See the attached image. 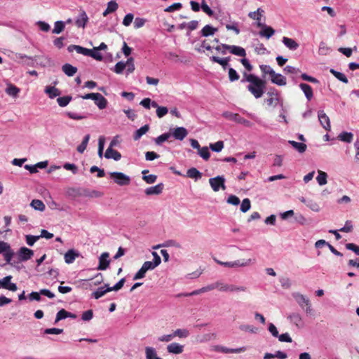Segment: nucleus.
Segmentation results:
<instances>
[{
  "instance_id": "obj_1",
  "label": "nucleus",
  "mask_w": 359,
  "mask_h": 359,
  "mask_svg": "<svg viewBox=\"0 0 359 359\" xmlns=\"http://www.w3.org/2000/svg\"><path fill=\"white\" fill-rule=\"evenodd\" d=\"M249 83L247 88L254 95L255 98L261 97L265 90L266 82L252 74L244 73L242 82Z\"/></svg>"
},
{
  "instance_id": "obj_2",
  "label": "nucleus",
  "mask_w": 359,
  "mask_h": 359,
  "mask_svg": "<svg viewBox=\"0 0 359 359\" xmlns=\"http://www.w3.org/2000/svg\"><path fill=\"white\" fill-rule=\"evenodd\" d=\"M214 283L215 289L222 292H245L246 290V287L244 286L228 284L221 280H217Z\"/></svg>"
},
{
  "instance_id": "obj_3",
  "label": "nucleus",
  "mask_w": 359,
  "mask_h": 359,
  "mask_svg": "<svg viewBox=\"0 0 359 359\" xmlns=\"http://www.w3.org/2000/svg\"><path fill=\"white\" fill-rule=\"evenodd\" d=\"M109 175L113 182L120 187L128 186L131 182L130 177L121 172H110Z\"/></svg>"
},
{
  "instance_id": "obj_4",
  "label": "nucleus",
  "mask_w": 359,
  "mask_h": 359,
  "mask_svg": "<svg viewBox=\"0 0 359 359\" xmlns=\"http://www.w3.org/2000/svg\"><path fill=\"white\" fill-rule=\"evenodd\" d=\"M292 296L302 309H304V307H306L305 311L306 313L309 314L311 312V304L308 297L297 292H293Z\"/></svg>"
},
{
  "instance_id": "obj_5",
  "label": "nucleus",
  "mask_w": 359,
  "mask_h": 359,
  "mask_svg": "<svg viewBox=\"0 0 359 359\" xmlns=\"http://www.w3.org/2000/svg\"><path fill=\"white\" fill-rule=\"evenodd\" d=\"M0 254H2L7 264H12L11 260L15 252L11 245L4 241H0Z\"/></svg>"
},
{
  "instance_id": "obj_6",
  "label": "nucleus",
  "mask_w": 359,
  "mask_h": 359,
  "mask_svg": "<svg viewBox=\"0 0 359 359\" xmlns=\"http://www.w3.org/2000/svg\"><path fill=\"white\" fill-rule=\"evenodd\" d=\"M224 182L225 178L220 175L209 179L210 185L214 191H218L220 189L225 190Z\"/></svg>"
},
{
  "instance_id": "obj_7",
  "label": "nucleus",
  "mask_w": 359,
  "mask_h": 359,
  "mask_svg": "<svg viewBox=\"0 0 359 359\" xmlns=\"http://www.w3.org/2000/svg\"><path fill=\"white\" fill-rule=\"evenodd\" d=\"M152 256L154 257L153 262L147 261L144 262L142 264L143 267L148 271L150 270H154L156 267H157L161 262V259L160 256L156 252H152Z\"/></svg>"
},
{
  "instance_id": "obj_8",
  "label": "nucleus",
  "mask_w": 359,
  "mask_h": 359,
  "mask_svg": "<svg viewBox=\"0 0 359 359\" xmlns=\"http://www.w3.org/2000/svg\"><path fill=\"white\" fill-rule=\"evenodd\" d=\"M11 276H7L0 280V288L8 290L12 292H15L18 290V287L15 283H11Z\"/></svg>"
},
{
  "instance_id": "obj_9",
  "label": "nucleus",
  "mask_w": 359,
  "mask_h": 359,
  "mask_svg": "<svg viewBox=\"0 0 359 359\" xmlns=\"http://www.w3.org/2000/svg\"><path fill=\"white\" fill-rule=\"evenodd\" d=\"M222 47L224 49L228 50L231 53H232L235 55L241 56V57H245V55H246L245 50L241 46H234V45L222 44Z\"/></svg>"
},
{
  "instance_id": "obj_10",
  "label": "nucleus",
  "mask_w": 359,
  "mask_h": 359,
  "mask_svg": "<svg viewBox=\"0 0 359 359\" xmlns=\"http://www.w3.org/2000/svg\"><path fill=\"white\" fill-rule=\"evenodd\" d=\"M257 25L262 28L259 33L260 36L266 37L269 39L275 34V30L271 27L267 26L262 22L257 23Z\"/></svg>"
},
{
  "instance_id": "obj_11",
  "label": "nucleus",
  "mask_w": 359,
  "mask_h": 359,
  "mask_svg": "<svg viewBox=\"0 0 359 359\" xmlns=\"http://www.w3.org/2000/svg\"><path fill=\"white\" fill-rule=\"evenodd\" d=\"M18 255L20 262H25L32 258L34 251L26 247H22L20 248Z\"/></svg>"
},
{
  "instance_id": "obj_12",
  "label": "nucleus",
  "mask_w": 359,
  "mask_h": 359,
  "mask_svg": "<svg viewBox=\"0 0 359 359\" xmlns=\"http://www.w3.org/2000/svg\"><path fill=\"white\" fill-rule=\"evenodd\" d=\"M109 252H103L99 257V264L97 266V270L104 271L106 270L109 264L110 260L109 259Z\"/></svg>"
},
{
  "instance_id": "obj_13",
  "label": "nucleus",
  "mask_w": 359,
  "mask_h": 359,
  "mask_svg": "<svg viewBox=\"0 0 359 359\" xmlns=\"http://www.w3.org/2000/svg\"><path fill=\"white\" fill-rule=\"evenodd\" d=\"M188 135L187 130L184 127H177L172 130L171 135L175 140H183Z\"/></svg>"
},
{
  "instance_id": "obj_14",
  "label": "nucleus",
  "mask_w": 359,
  "mask_h": 359,
  "mask_svg": "<svg viewBox=\"0 0 359 359\" xmlns=\"http://www.w3.org/2000/svg\"><path fill=\"white\" fill-rule=\"evenodd\" d=\"M287 319L298 328H302L304 325L302 317L299 313H291Z\"/></svg>"
},
{
  "instance_id": "obj_15",
  "label": "nucleus",
  "mask_w": 359,
  "mask_h": 359,
  "mask_svg": "<svg viewBox=\"0 0 359 359\" xmlns=\"http://www.w3.org/2000/svg\"><path fill=\"white\" fill-rule=\"evenodd\" d=\"M318 119L323 128L330 131L331 130L330 121L327 115L323 111H318Z\"/></svg>"
},
{
  "instance_id": "obj_16",
  "label": "nucleus",
  "mask_w": 359,
  "mask_h": 359,
  "mask_svg": "<svg viewBox=\"0 0 359 359\" xmlns=\"http://www.w3.org/2000/svg\"><path fill=\"white\" fill-rule=\"evenodd\" d=\"M164 185L162 183L158 184L154 187H150L144 190V193L147 196L159 195L163 190Z\"/></svg>"
},
{
  "instance_id": "obj_17",
  "label": "nucleus",
  "mask_w": 359,
  "mask_h": 359,
  "mask_svg": "<svg viewBox=\"0 0 359 359\" xmlns=\"http://www.w3.org/2000/svg\"><path fill=\"white\" fill-rule=\"evenodd\" d=\"M167 351L169 353L180 354L184 351V346L178 343L173 342L167 346Z\"/></svg>"
},
{
  "instance_id": "obj_18",
  "label": "nucleus",
  "mask_w": 359,
  "mask_h": 359,
  "mask_svg": "<svg viewBox=\"0 0 359 359\" xmlns=\"http://www.w3.org/2000/svg\"><path fill=\"white\" fill-rule=\"evenodd\" d=\"M255 263V258H250L248 259H238L232 262V264H233V268L249 266Z\"/></svg>"
},
{
  "instance_id": "obj_19",
  "label": "nucleus",
  "mask_w": 359,
  "mask_h": 359,
  "mask_svg": "<svg viewBox=\"0 0 359 359\" xmlns=\"http://www.w3.org/2000/svg\"><path fill=\"white\" fill-rule=\"evenodd\" d=\"M238 329L240 331H241L243 332H247V333L254 334H256L259 333V329L257 327H256L253 325L245 324V323L241 324L238 327Z\"/></svg>"
},
{
  "instance_id": "obj_20",
  "label": "nucleus",
  "mask_w": 359,
  "mask_h": 359,
  "mask_svg": "<svg viewBox=\"0 0 359 359\" xmlns=\"http://www.w3.org/2000/svg\"><path fill=\"white\" fill-rule=\"evenodd\" d=\"M80 256L79 252L74 249L69 250L64 255L65 262L69 264L74 262V260Z\"/></svg>"
},
{
  "instance_id": "obj_21",
  "label": "nucleus",
  "mask_w": 359,
  "mask_h": 359,
  "mask_svg": "<svg viewBox=\"0 0 359 359\" xmlns=\"http://www.w3.org/2000/svg\"><path fill=\"white\" fill-rule=\"evenodd\" d=\"M217 350L224 353H241L247 350L245 346H242L236 348H229L225 346H218Z\"/></svg>"
},
{
  "instance_id": "obj_22",
  "label": "nucleus",
  "mask_w": 359,
  "mask_h": 359,
  "mask_svg": "<svg viewBox=\"0 0 359 359\" xmlns=\"http://www.w3.org/2000/svg\"><path fill=\"white\" fill-rule=\"evenodd\" d=\"M88 21V17L86 13L84 11H81L75 21V24L78 27L84 28Z\"/></svg>"
},
{
  "instance_id": "obj_23",
  "label": "nucleus",
  "mask_w": 359,
  "mask_h": 359,
  "mask_svg": "<svg viewBox=\"0 0 359 359\" xmlns=\"http://www.w3.org/2000/svg\"><path fill=\"white\" fill-rule=\"evenodd\" d=\"M104 157L107 159H114L118 161L121 158V154L118 151L108 147L105 151Z\"/></svg>"
},
{
  "instance_id": "obj_24",
  "label": "nucleus",
  "mask_w": 359,
  "mask_h": 359,
  "mask_svg": "<svg viewBox=\"0 0 359 359\" xmlns=\"http://www.w3.org/2000/svg\"><path fill=\"white\" fill-rule=\"evenodd\" d=\"M271 81L273 83L280 86H285L287 83L285 77L280 74L276 73L275 72L271 76Z\"/></svg>"
},
{
  "instance_id": "obj_25",
  "label": "nucleus",
  "mask_w": 359,
  "mask_h": 359,
  "mask_svg": "<svg viewBox=\"0 0 359 359\" xmlns=\"http://www.w3.org/2000/svg\"><path fill=\"white\" fill-rule=\"evenodd\" d=\"M282 41L283 44L291 50H295L299 47V44L293 39L284 36Z\"/></svg>"
},
{
  "instance_id": "obj_26",
  "label": "nucleus",
  "mask_w": 359,
  "mask_h": 359,
  "mask_svg": "<svg viewBox=\"0 0 359 359\" xmlns=\"http://www.w3.org/2000/svg\"><path fill=\"white\" fill-rule=\"evenodd\" d=\"M69 52H73L75 50L77 53L82 54L86 56H88L90 49L83 48L77 45H71L67 48Z\"/></svg>"
},
{
  "instance_id": "obj_27",
  "label": "nucleus",
  "mask_w": 359,
  "mask_h": 359,
  "mask_svg": "<svg viewBox=\"0 0 359 359\" xmlns=\"http://www.w3.org/2000/svg\"><path fill=\"white\" fill-rule=\"evenodd\" d=\"M111 292V289H109V285L106 284L104 287H99L96 291H95L92 296L95 299H98L102 296H104L106 293Z\"/></svg>"
},
{
  "instance_id": "obj_28",
  "label": "nucleus",
  "mask_w": 359,
  "mask_h": 359,
  "mask_svg": "<svg viewBox=\"0 0 359 359\" xmlns=\"http://www.w3.org/2000/svg\"><path fill=\"white\" fill-rule=\"evenodd\" d=\"M94 102L100 109H103L107 107V100L100 93H97L96 97L94 99Z\"/></svg>"
},
{
  "instance_id": "obj_29",
  "label": "nucleus",
  "mask_w": 359,
  "mask_h": 359,
  "mask_svg": "<svg viewBox=\"0 0 359 359\" xmlns=\"http://www.w3.org/2000/svg\"><path fill=\"white\" fill-rule=\"evenodd\" d=\"M299 88L304 92L306 99L310 101L313 96L312 88L306 83H300Z\"/></svg>"
},
{
  "instance_id": "obj_30",
  "label": "nucleus",
  "mask_w": 359,
  "mask_h": 359,
  "mask_svg": "<svg viewBox=\"0 0 359 359\" xmlns=\"http://www.w3.org/2000/svg\"><path fill=\"white\" fill-rule=\"evenodd\" d=\"M145 357L146 359H161L158 357L156 349L151 346L145 347Z\"/></svg>"
},
{
  "instance_id": "obj_31",
  "label": "nucleus",
  "mask_w": 359,
  "mask_h": 359,
  "mask_svg": "<svg viewBox=\"0 0 359 359\" xmlns=\"http://www.w3.org/2000/svg\"><path fill=\"white\" fill-rule=\"evenodd\" d=\"M62 69L63 72L68 76H74L77 72V68L76 67H74L68 63L65 64L62 66Z\"/></svg>"
},
{
  "instance_id": "obj_32",
  "label": "nucleus",
  "mask_w": 359,
  "mask_h": 359,
  "mask_svg": "<svg viewBox=\"0 0 359 359\" xmlns=\"http://www.w3.org/2000/svg\"><path fill=\"white\" fill-rule=\"evenodd\" d=\"M118 7V4L115 1H114V0L110 1L107 4V7L106 10L102 13L103 16L105 17L108 14L115 12L117 10Z\"/></svg>"
},
{
  "instance_id": "obj_33",
  "label": "nucleus",
  "mask_w": 359,
  "mask_h": 359,
  "mask_svg": "<svg viewBox=\"0 0 359 359\" xmlns=\"http://www.w3.org/2000/svg\"><path fill=\"white\" fill-rule=\"evenodd\" d=\"M187 176L196 181L202 177V173L199 172L196 168H191L187 170Z\"/></svg>"
},
{
  "instance_id": "obj_34",
  "label": "nucleus",
  "mask_w": 359,
  "mask_h": 359,
  "mask_svg": "<svg viewBox=\"0 0 359 359\" xmlns=\"http://www.w3.org/2000/svg\"><path fill=\"white\" fill-rule=\"evenodd\" d=\"M30 206L35 210L43 212L45 210L46 206L42 201L34 199L31 201Z\"/></svg>"
},
{
  "instance_id": "obj_35",
  "label": "nucleus",
  "mask_w": 359,
  "mask_h": 359,
  "mask_svg": "<svg viewBox=\"0 0 359 359\" xmlns=\"http://www.w3.org/2000/svg\"><path fill=\"white\" fill-rule=\"evenodd\" d=\"M151 106L153 107L156 108V115L159 118H162L163 116H164L165 115H166L168 114V110L167 107H159L158 105V104L156 102H154V101L152 102Z\"/></svg>"
},
{
  "instance_id": "obj_36",
  "label": "nucleus",
  "mask_w": 359,
  "mask_h": 359,
  "mask_svg": "<svg viewBox=\"0 0 359 359\" xmlns=\"http://www.w3.org/2000/svg\"><path fill=\"white\" fill-rule=\"evenodd\" d=\"M210 60L214 62L219 64L222 66L224 69H226V67L228 66V63L230 60V57H224V58H220L217 56H212L210 57Z\"/></svg>"
},
{
  "instance_id": "obj_37",
  "label": "nucleus",
  "mask_w": 359,
  "mask_h": 359,
  "mask_svg": "<svg viewBox=\"0 0 359 359\" xmlns=\"http://www.w3.org/2000/svg\"><path fill=\"white\" fill-rule=\"evenodd\" d=\"M149 125H144V126L141 127L135 132L133 139L135 140H138L143 135L146 134L149 131Z\"/></svg>"
},
{
  "instance_id": "obj_38",
  "label": "nucleus",
  "mask_w": 359,
  "mask_h": 359,
  "mask_svg": "<svg viewBox=\"0 0 359 359\" xmlns=\"http://www.w3.org/2000/svg\"><path fill=\"white\" fill-rule=\"evenodd\" d=\"M20 88L16 87L13 84L8 85L7 88H6L5 91L6 93L13 97H16L20 93Z\"/></svg>"
},
{
  "instance_id": "obj_39",
  "label": "nucleus",
  "mask_w": 359,
  "mask_h": 359,
  "mask_svg": "<svg viewBox=\"0 0 359 359\" xmlns=\"http://www.w3.org/2000/svg\"><path fill=\"white\" fill-rule=\"evenodd\" d=\"M45 93L48 94L51 99L59 96L60 94V91L54 86H47L45 89Z\"/></svg>"
},
{
  "instance_id": "obj_40",
  "label": "nucleus",
  "mask_w": 359,
  "mask_h": 359,
  "mask_svg": "<svg viewBox=\"0 0 359 359\" xmlns=\"http://www.w3.org/2000/svg\"><path fill=\"white\" fill-rule=\"evenodd\" d=\"M216 32H217V28H215L211 25H207L202 29L201 34L203 36H209L213 35Z\"/></svg>"
},
{
  "instance_id": "obj_41",
  "label": "nucleus",
  "mask_w": 359,
  "mask_h": 359,
  "mask_svg": "<svg viewBox=\"0 0 359 359\" xmlns=\"http://www.w3.org/2000/svg\"><path fill=\"white\" fill-rule=\"evenodd\" d=\"M288 143L291 144L299 153H304L307 148L304 143L297 142L294 140H289Z\"/></svg>"
},
{
  "instance_id": "obj_42",
  "label": "nucleus",
  "mask_w": 359,
  "mask_h": 359,
  "mask_svg": "<svg viewBox=\"0 0 359 359\" xmlns=\"http://www.w3.org/2000/svg\"><path fill=\"white\" fill-rule=\"evenodd\" d=\"M264 13V11L259 8L256 11L250 12L248 13V16L253 20H257V23L262 22H261V18Z\"/></svg>"
},
{
  "instance_id": "obj_43",
  "label": "nucleus",
  "mask_w": 359,
  "mask_h": 359,
  "mask_svg": "<svg viewBox=\"0 0 359 359\" xmlns=\"http://www.w3.org/2000/svg\"><path fill=\"white\" fill-rule=\"evenodd\" d=\"M318 176L316 177V180L320 186H323L327 184V174L322 170L318 171Z\"/></svg>"
},
{
  "instance_id": "obj_44",
  "label": "nucleus",
  "mask_w": 359,
  "mask_h": 359,
  "mask_svg": "<svg viewBox=\"0 0 359 359\" xmlns=\"http://www.w3.org/2000/svg\"><path fill=\"white\" fill-rule=\"evenodd\" d=\"M330 72L340 81L343 82L344 83H348V80L344 74L337 72L334 69H331L330 70Z\"/></svg>"
},
{
  "instance_id": "obj_45",
  "label": "nucleus",
  "mask_w": 359,
  "mask_h": 359,
  "mask_svg": "<svg viewBox=\"0 0 359 359\" xmlns=\"http://www.w3.org/2000/svg\"><path fill=\"white\" fill-rule=\"evenodd\" d=\"M65 27V22L63 21H56L54 24V28L53 29V33L55 34H60Z\"/></svg>"
},
{
  "instance_id": "obj_46",
  "label": "nucleus",
  "mask_w": 359,
  "mask_h": 359,
  "mask_svg": "<svg viewBox=\"0 0 359 359\" xmlns=\"http://www.w3.org/2000/svg\"><path fill=\"white\" fill-rule=\"evenodd\" d=\"M126 74L128 75L132 74L135 69V64H134V58L130 57L126 62Z\"/></svg>"
},
{
  "instance_id": "obj_47",
  "label": "nucleus",
  "mask_w": 359,
  "mask_h": 359,
  "mask_svg": "<svg viewBox=\"0 0 359 359\" xmlns=\"http://www.w3.org/2000/svg\"><path fill=\"white\" fill-rule=\"evenodd\" d=\"M90 135H85V137H83V140L82 141V142L77 147V151L82 154L84 152V151L86 150V147H87V145H88V143L89 142V140H90Z\"/></svg>"
},
{
  "instance_id": "obj_48",
  "label": "nucleus",
  "mask_w": 359,
  "mask_h": 359,
  "mask_svg": "<svg viewBox=\"0 0 359 359\" xmlns=\"http://www.w3.org/2000/svg\"><path fill=\"white\" fill-rule=\"evenodd\" d=\"M339 139L344 142H351L353 137V134L352 133L348 132H343L339 134Z\"/></svg>"
},
{
  "instance_id": "obj_49",
  "label": "nucleus",
  "mask_w": 359,
  "mask_h": 359,
  "mask_svg": "<svg viewBox=\"0 0 359 359\" xmlns=\"http://www.w3.org/2000/svg\"><path fill=\"white\" fill-rule=\"evenodd\" d=\"M198 154L205 161H208L210 156L208 147H201L198 151Z\"/></svg>"
},
{
  "instance_id": "obj_50",
  "label": "nucleus",
  "mask_w": 359,
  "mask_h": 359,
  "mask_svg": "<svg viewBox=\"0 0 359 359\" xmlns=\"http://www.w3.org/2000/svg\"><path fill=\"white\" fill-rule=\"evenodd\" d=\"M173 337L187 338L189 335V332L187 329H177L172 332Z\"/></svg>"
},
{
  "instance_id": "obj_51",
  "label": "nucleus",
  "mask_w": 359,
  "mask_h": 359,
  "mask_svg": "<svg viewBox=\"0 0 359 359\" xmlns=\"http://www.w3.org/2000/svg\"><path fill=\"white\" fill-rule=\"evenodd\" d=\"M126 62L123 61L118 62L115 66L114 67L112 71L117 74H121L123 73V70L126 69Z\"/></svg>"
},
{
  "instance_id": "obj_52",
  "label": "nucleus",
  "mask_w": 359,
  "mask_h": 359,
  "mask_svg": "<svg viewBox=\"0 0 359 359\" xmlns=\"http://www.w3.org/2000/svg\"><path fill=\"white\" fill-rule=\"evenodd\" d=\"M222 116L228 120H231L237 123L240 115L238 114H235L230 111H224L222 114Z\"/></svg>"
},
{
  "instance_id": "obj_53",
  "label": "nucleus",
  "mask_w": 359,
  "mask_h": 359,
  "mask_svg": "<svg viewBox=\"0 0 359 359\" xmlns=\"http://www.w3.org/2000/svg\"><path fill=\"white\" fill-rule=\"evenodd\" d=\"M88 56L98 61H101L103 59L102 54L99 52L96 47L93 48V49H90Z\"/></svg>"
},
{
  "instance_id": "obj_54",
  "label": "nucleus",
  "mask_w": 359,
  "mask_h": 359,
  "mask_svg": "<svg viewBox=\"0 0 359 359\" xmlns=\"http://www.w3.org/2000/svg\"><path fill=\"white\" fill-rule=\"evenodd\" d=\"M330 48L327 46V44L325 42L321 41L319 44V48H318L319 55H326L330 53Z\"/></svg>"
},
{
  "instance_id": "obj_55",
  "label": "nucleus",
  "mask_w": 359,
  "mask_h": 359,
  "mask_svg": "<svg viewBox=\"0 0 359 359\" xmlns=\"http://www.w3.org/2000/svg\"><path fill=\"white\" fill-rule=\"evenodd\" d=\"M170 136H171L170 133H163V134L161 135L160 136L157 137L156 138H155L154 142L156 144L160 145L163 142L168 140Z\"/></svg>"
},
{
  "instance_id": "obj_56",
  "label": "nucleus",
  "mask_w": 359,
  "mask_h": 359,
  "mask_svg": "<svg viewBox=\"0 0 359 359\" xmlns=\"http://www.w3.org/2000/svg\"><path fill=\"white\" fill-rule=\"evenodd\" d=\"M210 148L213 151L219 152L224 148V142L223 141L219 140L214 144H210Z\"/></svg>"
},
{
  "instance_id": "obj_57",
  "label": "nucleus",
  "mask_w": 359,
  "mask_h": 359,
  "mask_svg": "<svg viewBox=\"0 0 359 359\" xmlns=\"http://www.w3.org/2000/svg\"><path fill=\"white\" fill-rule=\"evenodd\" d=\"M71 100V96L60 97L57 99L58 104L62 107H66L70 102Z\"/></svg>"
},
{
  "instance_id": "obj_58",
  "label": "nucleus",
  "mask_w": 359,
  "mask_h": 359,
  "mask_svg": "<svg viewBox=\"0 0 359 359\" xmlns=\"http://www.w3.org/2000/svg\"><path fill=\"white\" fill-rule=\"evenodd\" d=\"M279 100V95L278 92H276L274 94V97H271L270 98L267 99L266 102L269 106L276 107L278 104Z\"/></svg>"
},
{
  "instance_id": "obj_59",
  "label": "nucleus",
  "mask_w": 359,
  "mask_h": 359,
  "mask_svg": "<svg viewBox=\"0 0 359 359\" xmlns=\"http://www.w3.org/2000/svg\"><path fill=\"white\" fill-rule=\"evenodd\" d=\"M251 207L250 201L249 198H245L243 200L241 205V211L243 212H248Z\"/></svg>"
},
{
  "instance_id": "obj_60",
  "label": "nucleus",
  "mask_w": 359,
  "mask_h": 359,
  "mask_svg": "<svg viewBox=\"0 0 359 359\" xmlns=\"http://www.w3.org/2000/svg\"><path fill=\"white\" fill-rule=\"evenodd\" d=\"M182 7V5L181 3H174L173 4L165 8L164 11L170 13V12H173L175 11L180 10Z\"/></svg>"
},
{
  "instance_id": "obj_61",
  "label": "nucleus",
  "mask_w": 359,
  "mask_h": 359,
  "mask_svg": "<svg viewBox=\"0 0 359 359\" xmlns=\"http://www.w3.org/2000/svg\"><path fill=\"white\" fill-rule=\"evenodd\" d=\"M259 68L264 74H269L271 76L274 74V71L269 65H262L259 66Z\"/></svg>"
},
{
  "instance_id": "obj_62",
  "label": "nucleus",
  "mask_w": 359,
  "mask_h": 359,
  "mask_svg": "<svg viewBox=\"0 0 359 359\" xmlns=\"http://www.w3.org/2000/svg\"><path fill=\"white\" fill-rule=\"evenodd\" d=\"M65 318H67V311L62 309L57 313L55 323H57L60 320Z\"/></svg>"
},
{
  "instance_id": "obj_63",
  "label": "nucleus",
  "mask_w": 359,
  "mask_h": 359,
  "mask_svg": "<svg viewBox=\"0 0 359 359\" xmlns=\"http://www.w3.org/2000/svg\"><path fill=\"white\" fill-rule=\"evenodd\" d=\"M306 205L314 212H319L320 210L319 205L316 202L311 200L308 201Z\"/></svg>"
},
{
  "instance_id": "obj_64",
  "label": "nucleus",
  "mask_w": 359,
  "mask_h": 359,
  "mask_svg": "<svg viewBox=\"0 0 359 359\" xmlns=\"http://www.w3.org/2000/svg\"><path fill=\"white\" fill-rule=\"evenodd\" d=\"M40 238L39 236H32L27 235L26 236V242L27 244L29 246H32L36 241H37Z\"/></svg>"
}]
</instances>
